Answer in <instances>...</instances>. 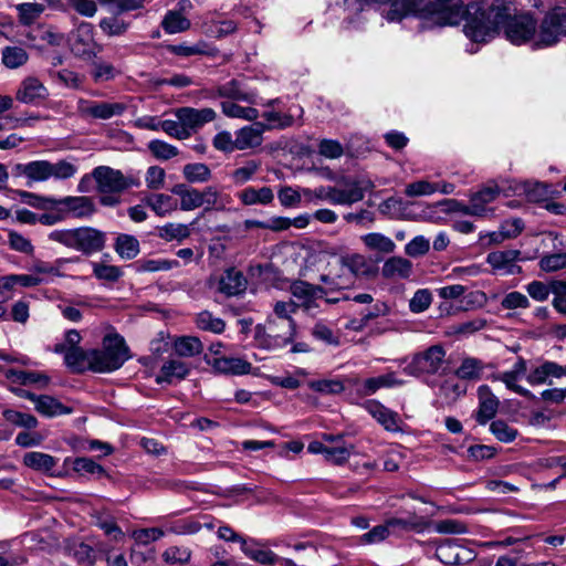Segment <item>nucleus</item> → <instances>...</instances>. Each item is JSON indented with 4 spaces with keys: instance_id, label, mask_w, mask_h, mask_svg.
Instances as JSON below:
<instances>
[{
    "instance_id": "f257e3e1",
    "label": "nucleus",
    "mask_w": 566,
    "mask_h": 566,
    "mask_svg": "<svg viewBox=\"0 0 566 566\" xmlns=\"http://www.w3.org/2000/svg\"><path fill=\"white\" fill-rule=\"evenodd\" d=\"M464 34L475 43L488 42L501 31L514 45L532 42L535 49L556 44L566 36V9L555 8L537 24L530 13L513 14L510 7L502 3L488 8L473 6L469 10Z\"/></svg>"
},
{
    "instance_id": "f03ea898",
    "label": "nucleus",
    "mask_w": 566,
    "mask_h": 566,
    "mask_svg": "<svg viewBox=\"0 0 566 566\" xmlns=\"http://www.w3.org/2000/svg\"><path fill=\"white\" fill-rule=\"evenodd\" d=\"M49 239L84 255L101 252L106 244V233L92 227L53 230Z\"/></svg>"
},
{
    "instance_id": "7ed1b4c3",
    "label": "nucleus",
    "mask_w": 566,
    "mask_h": 566,
    "mask_svg": "<svg viewBox=\"0 0 566 566\" xmlns=\"http://www.w3.org/2000/svg\"><path fill=\"white\" fill-rule=\"evenodd\" d=\"M129 358V349L118 334H107L103 348L88 352V367L96 373H112L120 368Z\"/></svg>"
},
{
    "instance_id": "20e7f679",
    "label": "nucleus",
    "mask_w": 566,
    "mask_h": 566,
    "mask_svg": "<svg viewBox=\"0 0 566 566\" xmlns=\"http://www.w3.org/2000/svg\"><path fill=\"white\" fill-rule=\"evenodd\" d=\"M446 367V350L440 345H433L412 356L403 367L408 376L421 377L440 374Z\"/></svg>"
},
{
    "instance_id": "39448f33",
    "label": "nucleus",
    "mask_w": 566,
    "mask_h": 566,
    "mask_svg": "<svg viewBox=\"0 0 566 566\" xmlns=\"http://www.w3.org/2000/svg\"><path fill=\"white\" fill-rule=\"evenodd\" d=\"M92 178L96 181L99 193H120L130 187L139 185L136 178L125 176L120 170L108 166L94 168Z\"/></svg>"
},
{
    "instance_id": "423d86ee",
    "label": "nucleus",
    "mask_w": 566,
    "mask_h": 566,
    "mask_svg": "<svg viewBox=\"0 0 566 566\" xmlns=\"http://www.w3.org/2000/svg\"><path fill=\"white\" fill-rule=\"evenodd\" d=\"M318 280L326 289V292L347 289L354 284L353 274L348 272L340 255H334L327 261L326 269Z\"/></svg>"
},
{
    "instance_id": "0eeeda50",
    "label": "nucleus",
    "mask_w": 566,
    "mask_h": 566,
    "mask_svg": "<svg viewBox=\"0 0 566 566\" xmlns=\"http://www.w3.org/2000/svg\"><path fill=\"white\" fill-rule=\"evenodd\" d=\"M292 301L296 303V308L301 307L311 313L318 308L317 301L323 298L327 292L323 285L311 284L303 280H295L290 285Z\"/></svg>"
},
{
    "instance_id": "6e6552de",
    "label": "nucleus",
    "mask_w": 566,
    "mask_h": 566,
    "mask_svg": "<svg viewBox=\"0 0 566 566\" xmlns=\"http://www.w3.org/2000/svg\"><path fill=\"white\" fill-rule=\"evenodd\" d=\"M174 115L181 122L182 128L187 132V139L202 126L213 122L217 117V113L210 107H179L174 111Z\"/></svg>"
},
{
    "instance_id": "1a4fd4ad",
    "label": "nucleus",
    "mask_w": 566,
    "mask_h": 566,
    "mask_svg": "<svg viewBox=\"0 0 566 566\" xmlns=\"http://www.w3.org/2000/svg\"><path fill=\"white\" fill-rule=\"evenodd\" d=\"M520 256V250H499L490 252L486 255V263L492 268L495 274L514 275L522 272V268L517 264Z\"/></svg>"
},
{
    "instance_id": "9d476101",
    "label": "nucleus",
    "mask_w": 566,
    "mask_h": 566,
    "mask_svg": "<svg viewBox=\"0 0 566 566\" xmlns=\"http://www.w3.org/2000/svg\"><path fill=\"white\" fill-rule=\"evenodd\" d=\"M126 108V104L119 102L109 103L80 99L77 103V111L82 116L95 119H109L115 116H120Z\"/></svg>"
},
{
    "instance_id": "9b49d317",
    "label": "nucleus",
    "mask_w": 566,
    "mask_h": 566,
    "mask_svg": "<svg viewBox=\"0 0 566 566\" xmlns=\"http://www.w3.org/2000/svg\"><path fill=\"white\" fill-rule=\"evenodd\" d=\"M213 94L218 97L245 102L248 104L258 103V94L248 86L244 80L232 78L226 83L219 84L213 90Z\"/></svg>"
},
{
    "instance_id": "f8f14e48",
    "label": "nucleus",
    "mask_w": 566,
    "mask_h": 566,
    "mask_svg": "<svg viewBox=\"0 0 566 566\" xmlns=\"http://www.w3.org/2000/svg\"><path fill=\"white\" fill-rule=\"evenodd\" d=\"M437 557L446 565H463L474 558L472 551L452 539H444L436 549Z\"/></svg>"
},
{
    "instance_id": "ddd939ff",
    "label": "nucleus",
    "mask_w": 566,
    "mask_h": 566,
    "mask_svg": "<svg viewBox=\"0 0 566 566\" xmlns=\"http://www.w3.org/2000/svg\"><path fill=\"white\" fill-rule=\"evenodd\" d=\"M322 438L328 443L325 461L334 465H343L354 452V444L344 441V434L323 433Z\"/></svg>"
},
{
    "instance_id": "4468645a",
    "label": "nucleus",
    "mask_w": 566,
    "mask_h": 566,
    "mask_svg": "<svg viewBox=\"0 0 566 566\" xmlns=\"http://www.w3.org/2000/svg\"><path fill=\"white\" fill-rule=\"evenodd\" d=\"M56 206L61 207L65 217L70 214L80 219L90 218L96 211L94 200L86 196H67L56 199Z\"/></svg>"
},
{
    "instance_id": "2eb2a0df",
    "label": "nucleus",
    "mask_w": 566,
    "mask_h": 566,
    "mask_svg": "<svg viewBox=\"0 0 566 566\" xmlns=\"http://www.w3.org/2000/svg\"><path fill=\"white\" fill-rule=\"evenodd\" d=\"M247 287V277L235 268L224 270L217 283V291L227 297L239 296L245 292Z\"/></svg>"
},
{
    "instance_id": "dca6fc26",
    "label": "nucleus",
    "mask_w": 566,
    "mask_h": 566,
    "mask_svg": "<svg viewBox=\"0 0 566 566\" xmlns=\"http://www.w3.org/2000/svg\"><path fill=\"white\" fill-rule=\"evenodd\" d=\"M78 261L80 256L59 258L52 263L42 260H36L31 265L30 271L33 273V275L38 276V279H43V284H45L51 282V280L55 276H64V270L66 264L75 263Z\"/></svg>"
},
{
    "instance_id": "f3484780",
    "label": "nucleus",
    "mask_w": 566,
    "mask_h": 566,
    "mask_svg": "<svg viewBox=\"0 0 566 566\" xmlns=\"http://www.w3.org/2000/svg\"><path fill=\"white\" fill-rule=\"evenodd\" d=\"M266 130V125L255 122L235 130V145L238 150H247L262 145L263 134Z\"/></svg>"
},
{
    "instance_id": "a211bd4d",
    "label": "nucleus",
    "mask_w": 566,
    "mask_h": 566,
    "mask_svg": "<svg viewBox=\"0 0 566 566\" xmlns=\"http://www.w3.org/2000/svg\"><path fill=\"white\" fill-rule=\"evenodd\" d=\"M95 48L93 25L86 22L81 23L73 35V52L80 56L91 57L95 54Z\"/></svg>"
},
{
    "instance_id": "6ab92c4d",
    "label": "nucleus",
    "mask_w": 566,
    "mask_h": 566,
    "mask_svg": "<svg viewBox=\"0 0 566 566\" xmlns=\"http://www.w3.org/2000/svg\"><path fill=\"white\" fill-rule=\"evenodd\" d=\"M500 189L496 185L488 186L471 196V211L474 217H488L494 212L490 207L499 196Z\"/></svg>"
},
{
    "instance_id": "aec40b11",
    "label": "nucleus",
    "mask_w": 566,
    "mask_h": 566,
    "mask_svg": "<svg viewBox=\"0 0 566 566\" xmlns=\"http://www.w3.org/2000/svg\"><path fill=\"white\" fill-rule=\"evenodd\" d=\"M48 96V88L39 78L33 76L24 78L15 94V98L24 104H33L45 99Z\"/></svg>"
},
{
    "instance_id": "412c9836",
    "label": "nucleus",
    "mask_w": 566,
    "mask_h": 566,
    "mask_svg": "<svg viewBox=\"0 0 566 566\" xmlns=\"http://www.w3.org/2000/svg\"><path fill=\"white\" fill-rule=\"evenodd\" d=\"M478 398L479 409L476 412V421L480 424H485L496 415L500 400L488 385H481L478 388Z\"/></svg>"
},
{
    "instance_id": "4be33fe9",
    "label": "nucleus",
    "mask_w": 566,
    "mask_h": 566,
    "mask_svg": "<svg viewBox=\"0 0 566 566\" xmlns=\"http://www.w3.org/2000/svg\"><path fill=\"white\" fill-rule=\"evenodd\" d=\"M296 303L294 301H279L274 304L273 311L274 314L282 319H286L289 322V335L285 337L273 336L272 344L275 347H285L290 344L294 337L295 332V322L291 317L293 313L296 312Z\"/></svg>"
},
{
    "instance_id": "5701e85b",
    "label": "nucleus",
    "mask_w": 566,
    "mask_h": 566,
    "mask_svg": "<svg viewBox=\"0 0 566 566\" xmlns=\"http://www.w3.org/2000/svg\"><path fill=\"white\" fill-rule=\"evenodd\" d=\"M412 273V262L402 256H391L381 266V276L390 281L408 280Z\"/></svg>"
},
{
    "instance_id": "b1692460",
    "label": "nucleus",
    "mask_w": 566,
    "mask_h": 566,
    "mask_svg": "<svg viewBox=\"0 0 566 566\" xmlns=\"http://www.w3.org/2000/svg\"><path fill=\"white\" fill-rule=\"evenodd\" d=\"M15 176H24L29 179L28 186L32 182H42L49 180L50 177V161L48 160H33L27 164H17L13 167Z\"/></svg>"
},
{
    "instance_id": "393cba45",
    "label": "nucleus",
    "mask_w": 566,
    "mask_h": 566,
    "mask_svg": "<svg viewBox=\"0 0 566 566\" xmlns=\"http://www.w3.org/2000/svg\"><path fill=\"white\" fill-rule=\"evenodd\" d=\"M402 385H405V380L399 379L395 373L390 371L358 382L357 392L363 396H370L381 388H394Z\"/></svg>"
},
{
    "instance_id": "a878e982",
    "label": "nucleus",
    "mask_w": 566,
    "mask_h": 566,
    "mask_svg": "<svg viewBox=\"0 0 566 566\" xmlns=\"http://www.w3.org/2000/svg\"><path fill=\"white\" fill-rule=\"evenodd\" d=\"M364 407L386 430L397 431L399 429L397 412L388 409L377 400H368Z\"/></svg>"
},
{
    "instance_id": "bb28decb",
    "label": "nucleus",
    "mask_w": 566,
    "mask_h": 566,
    "mask_svg": "<svg viewBox=\"0 0 566 566\" xmlns=\"http://www.w3.org/2000/svg\"><path fill=\"white\" fill-rule=\"evenodd\" d=\"M190 371L188 364L178 359H170L163 364L156 376L157 384H172L185 379Z\"/></svg>"
},
{
    "instance_id": "cd10ccee",
    "label": "nucleus",
    "mask_w": 566,
    "mask_h": 566,
    "mask_svg": "<svg viewBox=\"0 0 566 566\" xmlns=\"http://www.w3.org/2000/svg\"><path fill=\"white\" fill-rule=\"evenodd\" d=\"M54 353L63 354L65 365L75 371H81L86 364L88 365V352H84L81 347L55 345Z\"/></svg>"
},
{
    "instance_id": "c85d7f7f",
    "label": "nucleus",
    "mask_w": 566,
    "mask_h": 566,
    "mask_svg": "<svg viewBox=\"0 0 566 566\" xmlns=\"http://www.w3.org/2000/svg\"><path fill=\"white\" fill-rule=\"evenodd\" d=\"M212 366L219 373L232 375H247L252 369L249 361L238 357L214 358Z\"/></svg>"
},
{
    "instance_id": "c756f323",
    "label": "nucleus",
    "mask_w": 566,
    "mask_h": 566,
    "mask_svg": "<svg viewBox=\"0 0 566 566\" xmlns=\"http://www.w3.org/2000/svg\"><path fill=\"white\" fill-rule=\"evenodd\" d=\"M365 193L359 182H353L345 188L334 187L332 192V203L349 206L363 200Z\"/></svg>"
},
{
    "instance_id": "7c9ffc66",
    "label": "nucleus",
    "mask_w": 566,
    "mask_h": 566,
    "mask_svg": "<svg viewBox=\"0 0 566 566\" xmlns=\"http://www.w3.org/2000/svg\"><path fill=\"white\" fill-rule=\"evenodd\" d=\"M35 410L44 417H57L72 413V408L64 406L52 396L41 395L36 398Z\"/></svg>"
},
{
    "instance_id": "2f4dec72",
    "label": "nucleus",
    "mask_w": 566,
    "mask_h": 566,
    "mask_svg": "<svg viewBox=\"0 0 566 566\" xmlns=\"http://www.w3.org/2000/svg\"><path fill=\"white\" fill-rule=\"evenodd\" d=\"M238 197L245 206L269 205L273 201L274 193L270 187H247L238 193Z\"/></svg>"
},
{
    "instance_id": "473e14b6",
    "label": "nucleus",
    "mask_w": 566,
    "mask_h": 566,
    "mask_svg": "<svg viewBox=\"0 0 566 566\" xmlns=\"http://www.w3.org/2000/svg\"><path fill=\"white\" fill-rule=\"evenodd\" d=\"M360 240L369 251L389 254L396 249V243L392 239L379 232L364 234L360 237Z\"/></svg>"
},
{
    "instance_id": "72a5a7b5",
    "label": "nucleus",
    "mask_w": 566,
    "mask_h": 566,
    "mask_svg": "<svg viewBox=\"0 0 566 566\" xmlns=\"http://www.w3.org/2000/svg\"><path fill=\"white\" fill-rule=\"evenodd\" d=\"M114 250L120 259L133 260L140 252L139 241L132 234L119 233L115 239Z\"/></svg>"
},
{
    "instance_id": "f704fd0d",
    "label": "nucleus",
    "mask_w": 566,
    "mask_h": 566,
    "mask_svg": "<svg viewBox=\"0 0 566 566\" xmlns=\"http://www.w3.org/2000/svg\"><path fill=\"white\" fill-rule=\"evenodd\" d=\"M201 193V205L206 206L205 210H224L226 206L231 202V197L228 195H222L217 187L208 186L203 190H200Z\"/></svg>"
},
{
    "instance_id": "c9c22d12",
    "label": "nucleus",
    "mask_w": 566,
    "mask_h": 566,
    "mask_svg": "<svg viewBox=\"0 0 566 566\" xmlns=\"http://www.w3.org/2000/svg\"><path fill=\"white\" fill-rule=\"evenodd\" d=\"M7 378L12 382L19 385H38L40 388H44L48 386L50 378L38 371H24V370H14L10 369L6 374Z\"/></svg>"
},
{
    "instance_id": "e433bc0d",
    "label": "nucleus",
    "mask_w": 566,
    "mask_h": 566,
    "mask_svg": "<svg viewBox=\"0 0 566 566\" xmlns=\"http://www.w3.org/2000/svg\"><path fill=\"white\" fill-rule=\"evenodd\" d=\"M485 365L474 357H465L455 370V376L463 380H479L483 375Z\"/></svg>"
},
{
    "instance_id": "4c0bfd02",
    "label": "nucleus",
    "mask_w": 566,
    "mask_h": 566,
    "mask_svg": "<svg viewBox=\"0 0 566 566\" xmlns=\"http://www.w3.org/2000/svg\"><path fill=\"white\" fill-rule=\"evenodd\" d=\"M343 262L353 274V281L358 276H368L371 273V266L365 255L359 253H347L340 255Z\"/></svg>"
},
{
    "instance_id": "58836bf2",
    "label": "nucleus",
    "mask_w": 566,
    "mask_h": 566,
    "mask_svg": "<svg viewBox=\"0 0 566 566\" xmlns=\"http://www.w3.org/2000/svg\"><path fill=\"white\" fill-rule=\"evenodd\" d=\"M145 202L159 217H165L177 209L176 200L166 193L150 195Z\"/></svg>"
},
{
    "instance_id": "ea45409f",
    "label": "nucleus",
    "mask_w": 566,
    "mask_h": 566,
    "mask_svg": "<svg viewBox=\"0 0 566 566\" xmlns=\"http://www.w3.org/2000/svg\"><path fill=\"white\" fill-rule=\"evenodd\" d=\"M172 192L180 198V209L191 211L202 207L200 190L196 188H186L184 185L174 187Z\"/></svg>"
},
{
    "instance_id": "a19ab883",
    "label": "nucleus",
    "mask_w": 566,
    "mask_h": 566,
    "mask_svg": "<svg viewBox=\"0 0 566 566\" xmlns=\"http://www.w3.org/2000/svg\"><path fill=\"white\" fill-rule=\"evenodd\" d=\"M23 464L36 471L49 472L56 465V460L48 453L31 451L24 454Z\"/></svg>"
},
{
    "instance_id": "79ce46f5",
    "label": "nucleus",
    "mask_w": 566,
    "mask_h": 566,
    "mask_svg": "<svg viewBox=\"0 0 566 566\" xmlns=\"http://www.w3.org/2000/svg\"><path fill=\"white\" fill-rule=\"evenodd\" d=\"M241 549L245 556L262 565H273L277 559L272 551L260 548L256 543L248 544L242 541Z\"/></svg>"
},
{
    "instance_id": "37998d69",
    "label": "nucleus",
    "mask_w": 566,
    "mask_h": 566,
    "mask_svg": "<svg viewBox=\"0 0 566 566\" xmlns=\"http://www.w3.org/2000/svg\"><path fill=\"white\" fill-rule=\"evenodd\" d=\"M163 29L169 33H179L190 28V21L179 11H168L161 21Z\"/></svg>"
},
{
    "instance_id": "c03bdc74",
    "label": "nucleus",
    "mask_w": 566,
    "mask_h": 566,
    "mask_svg": "<svg viewBox=\"0 0 566 566\" xmlns=\"http://www.w3.org/2000/svg\"><path fill=\"white\" fill-rule=\"evenodd\" d=\"M190 226L191 224L169 222L158 228V235L166 241H182L190 235Z\"/></svg>"
},
{
    "instance_id": "a18cd8bd",
    "label": "nucleus",
    "mask_w": 566,
    "mask_h": 566,
    "mask_svg": "<svg viewBox=\"0 0 566 566\" xmlns=\"http://www.w3.org/2000/svg\"><path fill=\"white\" fill-rule=\"evenodd\" d=\"M221 108L222 113L227 117L231 118H242L252 122L258 119L260 116L259 111L256 108L250 106H240L233 102H222Z\"/></svg>"
},
{
    "instance_id": "49530a36",
    "label": "nucleus",
    "mask_w": 566,
    "mask_h": 566,
    "mask_svg": "<svg viewBox=\"0 0 566 566\" xmlns=\"http://www.w3.org/2000/svg\"><path fill=\"white\" fill-rule=\"evenodd\" d=\"M184 177L191 184H201L210 180L211 170L202 163L187 164L182 168Z\"/></svg>"
},
{
    "instance_id": "de8ad7c7",
    "label": "nucleus",
    "mask_w": 566,
    "mask_h": 566,
    "mask_svg": "<svg viewBox=\"0 0 566 566\" xmlns=\"http://www.w3.org/2000/svg\"><path fill=\"white\" fill-rule=\"evenodd\" d=\"M203 349L198 337L182 336L175 342V350L179 356L192 357L199 355Z\"/></svg>"
},
{
    "instance_id": "09e8293b",
    "label": "nucleus",
    "mask_w": 566,
    "mask_h": 566,
    "mask_svg": "<svg viewBox=\"0 0 566 566\" xmlns=\"http://www.w3.org/2000/svg\"><path fill=\"white\" fill-rule=\"evenodd\" d=\"M196 324L198 328L214 334H221L226 328V323L220 317H216L209 311H202L197 315Z\"/></svg>"
},
{
    "instance_id": "8fccbe9b",
    "label": "nucleus",
    "mask_w": 566,
    "mask_h": 566,
    "mask_svg": "<svg viewBox=\"0 0 566 566\" xmlns=\"http://www.w3.org/2000/svg\"><path fill=\"white\" fill-rule=\"evenodd\" d=\"M2 416L8 422L29 430L36 428L39 423L38 419L33 415L13 409L3 410Z\"/></svg>"
},
{
    "instance_id": "3c124183",
    "label": "nucleus",
    "mask_w": 566,
    "mask_h": 566,
    "mask_svg": "<svg viewBox=\"0 0 566 566\" xmlns=\"http://www.w3.org/2000/svg\"><path fill=\"white\" fill-rule=\"evenodd\" d=\"M262 117L269 123V125H266V129H283L294 124V116L291 113H281L274 109H269L262 114Z\"/></svg>"
},
{
    "instance_id": "603ef678",
    "label": "nucleus",
    "mask_w": 566,
    "mask_h": 566,
    "mask_svg": "<svg viewBox=\"0 0 566 566\" xmlns=\"http://www.w3.org/2000/svg\"><path fill=\"white\" fill-rule=\"evenodd\" d=\"M492 378H493V380L504 382L507 389L518 394L522 397H525L528 399L534 398V395L528 389L516 384V381L520 379V377L517 375H515L512 370L496 374Z\"/></svg>"
},
{
    "instance_id": "864d4df0",
    "label": "nucleus",
    "mask_w": 566,
    "mask_h": 566,
    "mask_svg": "<svg viewBox=\"0 0 566 566\" xmlns=\"http://www.w3.org/2000/svg\"><path fill=\"white\" fill-rule=\"evenodd\" d=\"M28 61V53L18 46H7L2 51V63L9 69H17Z\"/></svg>"
},
{
    "instance_id": "5fc2aeb1",
    "label": "nucleus",
    "mask_w": 566,
    "mask_h": 566,
    "mask_svg": "<svg viewBox=\"0 0 566 566\" xmlns=\"http://www.w3.org/2000/svg\"><path fill=\"white\" fill-rule=\"evenodd\" d=\"M148 149L154 157L160 160H168L179 154L177 147L160 139L150 140L148 143Z\"/></svg>"
},
{
    "instance_id": "6e6d98bb",
    "label": "nucleus",
    "mask_w": 566,
    "mask_h": 566,
    "mask_svg": "<svg viewBox=\"0 0 566 566\" xmlns=\"http://www.w3.org/2000/svg\"><path fill=\"white\" fill-rule=\"evenodd\" d=\"M95 524L115 542H120L125 537L124 532L111 516L97 515Z\"/></svg>"
},
{
    "instance_id": "4d7b16f0",
    "label": "nucleus",
    "mask_w": 566,
    "mask_h": 566,
    "mask_svg": "<svg viewBox=\"0 0 566 566\" xmlns=\"http://www.w3.org/2000/svg\"><path fill=\"white\" fill-rule=\"evenodd\" d=\"M206 32L216 38H223L232 34L237 30V23L232 20L214 21L205 23Z\"/></svg>"
},
{
    "instance_id": "13d9d810",
    "label": "nucleus",
    "mask_w": 566,
    "mask_h": 566,
    "mask_svg": "<svg viewBox=\"0 0 566 566\" xmlns=\"http://www.w3.org/2000/svg\"><path fill=\"white\" fill-rule=\"evenodd\" d=\"M260 161L249 160L244 166L237 168L231 174V178L235 185H243L251 180L255 172L260 169Z\"/></svg>"
},
{
    "instance_id": "bf43d9fd",
    "label": "nucleus",
    "mask_w": 566,
    "mask_h": 566,
    "mask_svg": "<svg viewBox=\"0 0 566 566\" xmlns=\"http://www.w3.org/2000/svg\"><path fill=\"white\" fill-rule=\"evenodd\" d=\"M491 432L504 443H510L517 437V430L509 426L504 420H495L490 424Z\"/></svg>"
},
{
    "instance_id": "052dcab7",
    "label": "nucleus",
    "mask_w": 566,
    "mask_h": 566,
    "mask_svg": "<svg viewBox=\"0 0 566 566\" xmlns=\"http://www.w3.org/2000/svg\"><path fill=\"white\" fill-rule=\"evenodd\" d=\"M432 303V294L428 289H420L415 292L409 301V310L412 313H422L430 307Z\"/></svg>"
},
{
    "instance_id": "680f3d73",
    "label": "nucleus",
    "mask_w": 566,
    "mask_h": 566,
    "mask_svg": "<svg viewBox=\"0 0 566 566\" xmlns=\"http://www.w3.org/2000/svg\"><path fill=\"white\" fill-rule=\"evenodd\" d=\"M77 167L67 161L59 160L57 163L50 161V177L59 180L69 179L75 176Z\"/></svg>"
},
{
    "instance_id": "e2e57ef3",
    "label": "nucleus",
    "mask_w": 566,
    "mask_h": 566,
    "mask_svg": "<svg viewBox=\"0 0 566 566\" xmlns=\"http://www.w3.org/2000/svg\"><path fill=\"white\" fill-rule=\"evenodd\" d=\"M191 558V551L185 546H170L163 553V559L168 564H187Z\"/></svg>"
},
{
    "instance_id": "0e129e2a",
    "label": "nucleus",
    "mask_w": 566,
    "mask_h": 566,
    "mask_svg": "<svg viewBox=\"0 0 566 566\" xmlns=\"http://www.w3.org/2000/svg\"><path fill=\"white\" fill-rule=\"evenodd\" d=\"M93 273L98 280L116 282L123 275L119 266L103 263H93Z\"/></svg>"
},
{
    "instance_id": "69168bd1",
    "label": "nucleus",
    "mask_w": 566,
    "mask_h": 566,
    "mask_svg": "<svg viewBox=\"0 0 566 566\" xmlns=\"http://www.w3.org/2000/svg\"><path fill=\"white\" fill-rule=\"evenodd\" d=\"M17 10L20 21L24 24H31L44 11V6L41 3H21L17 6Z\"/></svg>"
},
{
    "instance_id": "338daca9",
    "label": "nucleus",
    "mask_w": 566,
    "mask_h": 566,
    "mask_svg": "<svg viewBox=\"0 0 566 566\" xmlns=\"http://www.w3.org/2000/svg\"><path fill=\"white\" fill-rule=\"evenodd\" d=\"M99 28L105 34L109 36H115L125 33L128 25L127 23H125L124 20L117 17H109L104 18L99 21Z\"/></svg>"
},
{
    "instance_id": "774afa93",
    "label": "nucleus",
    "mask_w": 566,
    "mask_h": 566,
    "mask_svg": "<svg viewBox=\"0 0 566 566\" xmlns=\"http://www.w3.org/2000/svg\"><path fill=\"white\" fill-rule=\"evenodd\" d=\"M539 266L545 272L558 271L566 268V252L544 255Z\"/></svg>"
}]
</instances>
